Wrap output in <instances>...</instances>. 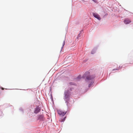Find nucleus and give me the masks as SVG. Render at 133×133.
Masks as SVG:
<instances>
[{
    "instance_id": "obj_1",
    "label": "nucleus",
    "mask_w": 133,
    "mask_h": 133,
    "mask_svg": "<svg viewBox=\"0 0 133 133\" xmlns=\"http://www.w3.org/2000/svg\"><path fill=\"white\" fill-rule=\"evenodd\" d=\"M84 78L86 77L88 80H90L94 78L95 76L94 75H89V72H86L83 76Z\"/></svg>"
},
{
    "instance_id": "obj_2",
    "label": "nucleus",
    "mask_w": 133,
    "mask_h": 133,
    "mask_svg": "<svg viewBox=\"0 0 133 133\" xmlns=\"http://www.w3.org/2000/svg\"><path fill=\"white\" fill-rule=\"evenodd\" d=\"M58 114L61 116H63L65 115L66 113V111H63L61 110H58L57 111Z\"/></svg>"
},
{
    "instance_id": "obj_3",
    "label": "nucleus",
    "mask_w": 133,
    "mask_h": 133,
    "mask_svg": "<svg viewBox=\"0 0 133 133\" xmlns=\"http://www.w3.org/2000/svg\"><path fill=\"white\" fill-rule=\"evenodd\" d=\"M37 120H39L41 121H43L44 120V118L43 115H40L38 116Z\"/></svg>"
},
{
    "instance_id": "obj_4",
    "label": "nucleus",
    "mask_w": 133,
    "mask_h": 133,
    "mask_svg": "<svg viewBox=\"0 0 133 133\" xmlns=\"http://www.w3.org/2000/svg\"><path fill=\"white\" fill-rule=\"evenodd\" d=\"M93 15L95 17L97 18L99 20H100L101 19V18H100L99 15H98V14H97L93 13Z\"/></svg>"
},
{
    "instance_id": "obj_5",
    "label": "nucleus",
    "mask_w": 133,
    "mask_h": 133,
    "mask_svg": "<svg viewBox=\"0 0 133 133\" xmlns=\"http://www.w3.org/2000/svg\"><path fill=\"white\" fill-rule=\"evenodd\" d=\"M124 22L125 24H128L131 22V21L129 19L127 18L124 20Z\"/></svg>"
},
{
    "instance_id": "obj_6",
    "label": "nucleus",
    "mask_w": 133,
    "mask_h": 133,
    "mask_svg": "<svg viewBox=\"0 0 133 133\" xmlns=\"http://www.w3.org/2000/svg\"><path fill=\"white\" fill-rule=\"evenodd\" d=\"M40 110V109L38 107L36 108L34 110V113L35 114H37L38 113Z\"/></svg>"
},
{
    "instance_id": "obj_7",
    "label": "nucleus",
    "mask_w": 133,
    "mask_h": 133,
    "mask_svg": "<svg viewBox=\"0 0 133 133\" xmlns=\"http://www.w3.org/2000/svg\"><path fill=\"white\" fill-rule=\"evenodd\" d=\"M66 118V117H65L63 118H61L60 119L59 121L61 122H64Z\"/></svg>"
},
{
    "instance_id": "obj_8",
    "label": "nucleus",
    "mask_w": 133,
    "mask_h": 133,
    "mask_svg": "<svg viewBox=\"0 0 133 133\" xmlns=\"http://www.w3.org/2000/svg\"><path fill=\"white\" fill-rule=\"evenodd\" d=\"M93 83H94V82H91L90 83V84H89V87H90V86L93 84Z\"/></svg>"
},
{
    "instance_id": "obj_9",
    "label": "nucleus",
    "mask_w": 133,
    "mask_h": 133,
    "mask_svg": "<svg viewBox=\"0 0 133 133\" xmlns=\"http://www.w3.org/2000/svg\"><path fill=\"white\" fill-rule=\"evenodd\" d=\"M65 41L64 40V41L63 43L62 44V48L64 46V45H65Z\"/></svg>"
},
{
    "instance_id": "obj_10",
    "label": "nucleus",
    "mask_w": 133,
    "mask_h": 133,
    "mask_svg": "<svg viewBox=\"0 0 133 133\" xmlns=\"http://www.w3.org/2000/svg\"><path fill=\"white\" fill-rule=\"evenodd\" d=\"M95 52V51L94 50H92V51H91V53L92 54H94V53Z\"/></svg>"
},
{
    "instance_id": "obj_11",
    "label": "nucleus",
    "mask_w": 133,
    "mask_h": 133,
    "mask_svg": "<svg viewBox=\"0 0 133 133\" xmlns=\"http://www.w3.org/2000/svg\"><path fill=\"white\" fill-rule=\"evenodd\" d=\"M81 78V75H79V76L78 77H77V79L80 78Z\"/></svg>"
},
{
    "instance_id": "obj_12",
    "label": "nucleus",
    "mask_w": 133,
    "mask_h": 133,
    "mask_svg": "<svg viewBox=\"0 0 133 133\" xmlns=\"http://www.w3.org/2000/svg\"><path fill=\"white\" fill-rule=\"evenodd\" d=\"M119 69H113L112 70V71H114V70H118Z\"/></svg>"
},
{
    "instance_id": "obj_13",
    "label": "nucleus",
    "mask_w": 133,
    "mask_h": 133,
    "mask_svg": "<svg viewBox=\"0 0 133 133\" xmlns=\"http://www.w3.org/2000/svg\"><path fill=\"white\" fill-rule=\"evenodd\" d=\"M69 84L71 85H73V84L72 83H71V82L70 83H69Z\"/></svg>"
},
{
    "instance_id": "obj_14",
    "label": "nucleus",
    "mask_w": 133,
    "mask_h": 133,
    "mask_svg": "<svg viewBox=\"0 0 133 133\" xmlns=\"http://www.w3.org/2000/svg\"><path fill=\"white\" fill-rule=\"evenodd\" d=\"M122 68V66H121V67L120 66H119V68Z\"/></svg>"
},
{
    "instance_id": "obj_15",
    "label": "nucleus",
    "mask_w": 133,
    "mask_h": 133,
    "mask_svg": "<svg viewBox=\"0 0 133 133\" xmlns=\"http://www.w3.org/2000/svg\"><path fill=\"white\" fill-rule=\"evenodd\" d=\"M92 0L94 2H95L96 1V0Z\"/></svg>"
},
{
    "instance_id": "obj_16",
    "label": "nucleus",
    "mask_w": 133,
    "mask_h": 133,
    "mask_svg": "<svg viewBox=\"0 0 133 133\" xmlns=\"http://www.w3.org/2000/svg\"><path fill=\"white\" fill-rule=\"evenodd\" d=\"M3 89H3V88H2V90H3Z\"/></svg>"
}]
</instances>
